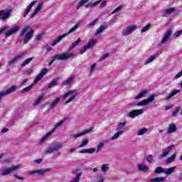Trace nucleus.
I'll list each match as a JSON object with an SVG mask.
<instances>
[{"instance_id": "39448f33", "label": "nucleus", "mask_w": 182, "mask_h": 182, "mask_svg": "<svg viewBox=\"0 0 182 182\" xmlns=\"http://www.w3.org/2000/svg\"><path fill=\"white\" fill-rule=\"evenodd\" d=\"M77 90H71L63 95V99H68V97H69L70 95H73L67 101L65 102V105L71 103V102H73L76 99V97L79 96V93H77Z\"/></svg>"}, {"instance_id": "ddd939ff", "label": "nucleus", "mask_w": 182, "mask_h": 182, "mask_svg": "<svg viewBox=\"0 0 182 182\" xmlns=\"http://www.w3.org/2000/svg\"><path fill=\"white\" fill-rule=\"evenodd\" d=\"M18 90V86L13 85L9 87L7 90H6L4 92H0L1 95L4 96H8V95H11V93H14V92H16Z\"/></svg>"}, {"instance_id": "f03ea898", "label": "nucleus", "mask_w": 182, "mask_h": 182, "mask_svg": "<svg viewBox=\"0 0 182 182\" xmlns=\"http://www.w3.org/2000/svg\"><path fill=\"white\" fill-rule=\"evenodd\" d=\"M75 56L76 54L75 53L64 52L61 54H56L49 63V65H52L55 60H68V59H74Z\"/></svg>"}, {"instance_id": "f3484780", "label": "nucleus", "mask_w": 182, "mask_h": 182, "mask_svg": "<svg viewBox=\"0 0 182 182\" xmlns=\"http://www.w3.org/2000/svg\"><path fill=\"white\" fill-rule=\"evenodd\" d=\"M174 147V145H170L166 149L164 150V152L162 154L160 155V159H164V157H167L168 156V153L171 151L173 148Z\"/></svg>"}, {"instance_id": "aec40b11", "label": "nucleus", "mask_w": 182, "mask_h": 182, "mask_svg": "<svg viewBox=\"0 0 182 182\" xmlns=\"http://www.w3.org/2000/svg\"><path fill=\"white\" fill-rule=\"evenodd\" d=\"M92 130H93V129L90 128L85 132L73 135V139H77L79 137H81V136H85V134H89V133H90L92 132Z\"/></svg>"}, {"instance_id": "bb28decb", "label": "nucleus", "mask_w": 182, "mask_h": 182, "mask_svg": "<svg viewBox=\"0 0 182 182\" xmlns=\"http://www.w3.org/2000/svg\"><path fill=\"white\" fill-rule=\"evenodd\" d=\"M176 130H177V127H176V124L174 123H171L168 128L167 130V133L168 134H171V133H174V132H176Z\"/></svg>"}, {"instance_id": "338daca9", "label": "nucleus", "mask_w": 182, "mask_h": 182, "mask_svg": "<svg viewBox=\"0 0 182 182\" xmlns=\"http://www.w3.org/2000/svg\"><path fill=\"white\" fill-rule=\"evenodd\" d=\"M182 31H178L175 32V36L176 38H178V36H181Z\"/></svg>"}, {"instance_id": "7ed1b4c3", "label": "nucleus", "mask_w": 182, "mask_h": 182, "mask_svg": "<svg viewBox=\"0 0 182 182\" xmlns=\"http://www.w3.org/2000/svg\"><path fill=\"white\" fill-rule=\"evenodd\" d=\"M80 25H82V21H78L74 27H73L70 31H68L67 33L61 35V36H58V38L57 39L54 40L53 41V43H51V46H55V45H58V43H59V42H60V41H62V39H63V38H66V36L70 35V33L75 32V31H76V29H77V28H80Z\"/></svg>"}, {"instance_id": "c9c22d12", "label": "nucleus", "mask_w": 182, "mask_h": 182, "mask_svg": "<svg viewBox=\"0 0 182 182\" xmlns=\"http://www.w3.org/2000/svg\"><path fill=\"white\" fill-rule=\"evenodd\" d=\"M109 168H110V166H109V164H105L101 166V171H102V173H107Z\"/></svg>"}, {"instance_id": "f8f14e48", "label": "nucleus", "mask_w": 182, "mask_h": 182, "mask_svg": "<svg viewBox=\"0 0 182 182\" xmlns=\"http://www.w3.org/2000/svg\"><path fill=\"white\" fill-rule=\"evenodd\" d=\"M144 111L143 109H134L129 112L127 116V117H130V119H135L137 116H140V114H143Z\"/></svg>"}, {"instance_id": "c03bdc74", "label": "nucleus", "mask_w": 182, "mask_h": 182, "mask_svg": "<svg viewBox=\"0 0 182 182\" xmlns=\"http://www.w3.org/2000/svg\"><path fill=\"white\" fill-rule=\"evenodd\" d=\"M33 60V58H27L24 62H23V63L21 64V68H25L26 65H29V63H31V62H32Z\"/></svg>"}, {"instance_id": "b1692460", "label": "nucleus", "mask_w": 182, "mask_h": 182, "mask_svg": "<svg viewBox=\"0 0 182 182\" xmlns=\"http://www.w3.org/2000/svg\"><path fill=\"white\" fill-rule=\"evenodd\" d=\"M22 58H23L22 55H18L14 57L11 60L8 62L9 66H11V65H15V63H16V62H18L19 59H22Z\"/></svg>"}, {"instance_id": "3c124183", "label": "nucleus", "mask_w": 182, "mask_h": 182, "mask_svg": "<svg viewBox=\"0 0 182 182\" xmlns=\"http://www.w3.org/2000/svg\"><path fill=\"white\" fill-rule=\"evenodd\" d=\"M103 147H105V143L103 142L100 143L97 147V151H100V150H102Z\"/></svg>"}, {"instance_id": "a211bd4d", "label": "nucleus", "mask_w": 182, "mask_h": 182, "mask_svg": "<svg viewBox=\"0 0 182 182\" xmlns=\"http://www.w3.org/2000/svg\"><path fill=\"white\" fill-rule=\"evenodd\" d=\"M43 7V3H41L39 4L37 7L36 8V9L34 10V11L33 12V14H31V15L30 16V18H35V16H36V15H38V12H39L42 8Z\"/></svg>"}, {"instance_id": "5701e85b", "label": "nucleus", "mask_w": 182, "mask_h": 182, "mask_svg": "<svg viewBox=\"0 0 182 182\" xmlns=\"http://www.w3.org/2000/svg\"><path fill=\"white\" fill-rule=\"evenodd\" d=\"M127 122H120L117 124L116 128L117 132H122V134L124 133V126H126Z\"/></svg>"}, {"instance_id": "6e6d98bb", "label": "nucleus", "mask_w": 182, "mask_h": 182, "mask_svg": "<svg viewBox=\"0 0 182 182\" xmlns=\"http://www.w3.org/2000/svg\"><path fill=\"white\" fill-rule=\"evenodd\" d=\"M97 19H95V21H92L91 23H90L89 24H88V28H93V26H95V24L97 23Z\"/></svg>"}, {"instance_id": "0eeeda50", "label": "nucleus", "mask_w": 182, "mask_h": 182, "mask_svg": "<svg viewBox=\"0 0 182 182\" xmlns=\"http://www.w3.org/2000/svg\"><path fill=\"white\" fill-rule=\"evenodd\" d=\"M19 167H21V166L16 165V166H12L11 167L6 168L3 170L1 175V176H9V174H11V173H14V171L19 170Z\"/></svg>"}, {"instance_id": "6e6552de", "label": "nucleus", "mask_w": 182, "mask_h": 182, "mask_svg": "<svg viewBox=\"0 0 182 182\" xmlns=\"http://www.w3.org/2000/svg\"><path fill=\"white\" fill-rule=\"evenodd\" d=\"M156 96H157V95H156V94H153V95H150L147 99L138 102L136 104V106H138V107L147 106V105H149V103H150L151 102H154V99H155Z\"/></svg>"}, {"instance_id": "473e14b6", "label": "nucleus", "mask_w": 182, "mask_h": 182, "mask_svg": "<svg viewBox=\"0 0 182 182\" xmlns=\"http://www.w3.org/2000/svg\"><path fill=\"white\" fill-rule=\"evenodd\" d=\"M146 95H147V90H143L138 95L134 97V100H139V99H141V97H144Z\"/></svg>"}, {"instance_id": "774afa93", "label": "nucleus", "mask_w": 182, "mask_h": 182, "mask_svg": "<svg viewBox=\"0 0 182 182\" xmlns=\"http://www.w3.org/2000/svg\"><path fill=\"white\" fill-rule=\"evenodd\" d=\"M105 181V178L103 176H100L97 182H104Z\"/></svg>"}, {"instance_id": "864d4df0", "label": "nucleus", "mask_w": 182, "mask_h": 182, "mask_svg": "<svg viewBox=\"0 0 182 182\" xmlns=\"http://www.w3.org/2000/svg\"><path fill=\"white\" fill-rule=\"evenodd\" d=\"M123 8V6L120 5L116 9H114L112 14H117V12H120L122 11V9Z\"/></svg>"}, {"instance_id": "2eb2a0df", "label": "nucleus", "mask_w": 182, "mask_h": 182, "mask_svg": "<svg viewBox=\"0 0 182 182\" xmlns=\"http://www.w3.org/2000/svg\"><path fill=\"white\" fill-rule=\"evenodd\" d=\"M19 26H16L13 28H11L9 31H7L5 34L6 38H9L11 35H14L19 31Z\"/></svg>"}, {"instance_id": "4d7b16f0", "label": "nucleus", "mask_w": 182, "mask_h": 182, "mask_svg": "<svg viewBox=\"0 0 182 182\" xmlns=\"http://www.w3.org/2000/svg\"><path fill=\"white\" fill-rule=\"evenodd\" d=\"M33 73V70L31 68H28L25 72L24 75H32Z\"/></svg>"}, {"instance_id": "4c0bfd02", "label": "nucleus", "mask_w": 182, "mask_h": 182, "mask_svg": "<svg viewBox=\"0 0 182 182\" xmlns=\"http://www.w3.org/2000/svg\"><path fill=\"white\" fill-rule=\"evenodd\" d=\"M122 134H123V132H119V131H117V132L111 137V140H117V139H119V137H120V136H122Z\"/></svg>"}, {"instance_id": "dca6fc26", "label": "nucleus", "mask_w": 182, "mask_h": 182, "mask_svg": "<svg viewBox=\"0 0 182 182\" xmlns=\"http://www.w3.org/2000/svg\"><path fill=\"white\" fill-rule=\"evenodd\" d=\"M46 73H48V70L46 68H43L35 78L34 83H38V82H39V80H41Z\"/></svg>"}, {"instance_id": "cd10ccee", "label": "nucleus", "mask_w": 182, "mask_h": 182, "mask_svg": "<svg viewBox=\"0 0 182 182\" xmlns=\"http://www.w3.org/2000/svg\"><path fill=\"white\" fill-rule=\"evenodd\" d=\"M181 92L179 90H173L168 96L166 97V100H170L173 96H176V95L180 93Z\"/></svg>"}, {"instance_id": "603ef678", "label": "nucleus", "mask_w": 182, "mask_h": 182, "mask_svg": "<svg viewBox=\"0 0 182 182\" xmlns=\"http://www.w3.org/2000/svg\"><path fill=\"white\" fill-rule=\"evenodd\" d=\"M87 46H84L82 48H81V49L80 50V55H83V53H85V52H86V50H87Z\"/></svg>"}, {"instance_id": "37998d69", "label": "nucleus", "mask_w": 182, "mask_h": 182, "mask_svg": "<svg viewBox=\"0 0 182 182\" xmlns=\"http://www.w3.org/2000/svg\"><path fill=\"white\" fill-rule=\"evenodd\" d=\"M166 178L164 177H159V178H154L150 180L151 182H164Z\"/></svg>"}, {"instance_id": "4be33fe9", "label": "nucleus", "mask_w": 182, "mask_h": 182, "mask_svg": "<svg viewBox=\"0 0 182 182\" xmlns=\"http://www.w3.org/2000/svg\"><path fill=\"white\" fill-rule=\"evenodd\" d=\"M136 167L139 171H144V173L149 171V168L144 164H139Z\"/></svg>"}, {"instance_id": "393cba45", "label": "nucleus", "mask_w": 182, "mask_h": 182, "mask_svg": "<svg viewBox=\"0 0 182 182\" xmlns=\"http://www.w3.org/2000/svg\"><path fill=\"white\" fill-rule=\"evenodd\" d=\"M43 97H45V94H42L41 95L38 96V97L33 103V106L35 107L36 106L41 105L42 103V100H43Z\"/></svg>"}, {"instance_id": "79ce46f5", "label": "nucleus", "mask_w": 182, "mask_h": 182, "mask_svg": "<svg viewBox=\"0 0 182 182\" xmlns=\"http://www.w3.org/2000/svg\"><path fill=\"white\" fill-rule=\"evenodd\" d=\"M164 171H165V169L163 167L159 166L156 168L154 173L155 174H160L161 173H164Z\"/></svg>"}, {"instance_id": "5fc2aeb1", "label": "nucleus", "mask_w": 182, "mask_h": 182, "mask_svg": "<svg viewBox=\"0 0 182 182\" xmlns=\"http://www.w3.org/2000/svg\"><path fill=\"white\" fill-rule=\"evenodd\" d=\"M150 29V24H147L146 26H144L141 30V33H143L144 32H147V30Z\"/></svg>"}, {"instance_id": "c756f323", "label": "nucleus", "mask_w": 182, "mask_h": 182, "mask_svg": "<svg viewBox=\"0 0 182 182\" xmlns=\"http://www.w3.org/2000/svg\"><path fill=\"white\" fill-rule=\"evenodd\" d=\"M96 43H97V41L92 39L88 42L87 45H85V46H87L88 49H92V48H93L96 45Z\"/></svg>"}, {"instance_id": "6ab92c4d", "label": "nucleus", "mask_w": 182, "mask_h": 182, "mask_svg": "<svg viewBox=\"0 0 182 182\" xmlns=\"http://www.w3.org/2000/svg\"><path fill=\"white\" fill-rule=\"evenodd\" d=\"M36 4V1H33V2H31L29 5L28 7L26 9V11L22 14L23 18H26V16L28 15V14H29V12H31V9H32V7L33 6V5Z\"/></svg>"}, {"instance_id": "e433bc0d", "label": "nucleus", "mask_w": 182, "mask_h": 182, "mask_svg": "<svg viewBox=\"0 0 182 182\" xmlns=\"http://www.w3.org/2000/svg\"><path fill=\"white\" fill-rule=\"evenodd\" d=\"M60 102V98H56L53 102H52L50 105V109H53V107H55L58 106V103Z\"/></svg>"}, {"instance_id": "7c9ffc66", "label": "nucleus", "mask_w": 182, "mask_h": 182, "mask_svg": "<svg viewBox=\"0 0 182 182\" xmlns=\"http://www.w3.org/2000/svg\"><path fill=\"white\" fill-rule=\"evenodd\" d=\"M105 29H107V26L101 25L100 28L97 30V32L95 33V36H97L100 35Z\"/></svg>"}, {"instance_id": "a18cd8bd", "label": "nucleus", "mask_w": 182, "mask_h": 182, "mask_svg": "<svg viewBox=\"0 0 182 182\" xmlns=\"http://www.w3.org/2000/svg\"><path fill=\"white\" fill-rule=\"evenodd\" d=\"M45 36V31H42L41 33H38V36H36V41H41L42 38Z\"/></svg>"}, {"instance_id": "bf43d9fd", "label": "nucleus", "mask_w": 182, "mask_h": 182, "mask_svg": "<svg viewBox=\"0 0 182 182\" xmlns=\"http://www.w3.org/2000/svg\"><path fill=\"white\" fill-rule=\"evenodd\" d=\"M180 112V107H177L175 109V112H173L172 114H171V116H173V117H176V116H177V113Z\"/></svg>"}, {"instance_id": "412c9836", "label": "nucleus", "mask_w": 182, "mask_h": 182, "mask_svg": "<svg viewBox=\"0 0 182 182\" xmlns=\"http://www.w3.org/2000/svg\"><path fill=\"white\" fill-rule=\"evenodd\" d=\"M60 77H56L54 80H53L48 85V89H52V87H55V86H58V83H59Z\"/></svg>"}, {"instance_id": "ea45409f", "label": "nucleus", "mask_w": 182, "mask_h": 182, "mask_svg": "<svg viewBox=\"0 0 182 182\" xmlns=\"http://www.w3.org/2000/svg\"><path fill=\"white\" fill-rule=\"evenodd\" d=\"M148 130L149 129L147 128H143V129H139L136 132L137 136H143L144 134H146V133H147Z\"/></svg>"}, {"instance_id": "0e129e2a", "label": "nucleus", "mask_w": 182, "mask_h": 182, "mask_svg": "<svg viewBox=\"0 0 182 182\" xmlns=\"http://www.w3.org/2000/svg\"><path fill=\"white\" fill-rule=\"evenodd\" d=\"M182 77V70L175 75L174 79H178V77Z\"/></svg>"}, {"instance_id": "de8ad7c7", "label": "nucleus", "mask_w": 182, "mask_h": 182, "mask_svg": "<svg viewBox=\"0 0 182 182\" xmlns=\"http://www.w3.org/2000/svg\"><path fill=\"white\" fill-rule=\"evenodd\" d=\"M174 11H176V8H174V7H171V8H169V9L165 10V14H166V15H170V14H173V12H174Z\"/></svg>"}, {"instance_id": "f704fd0d", "label": "nucleus", "mask_w": 182, "mask_h": 182, "mask_svg": "<svg viewBox=\"0 0 182 182\" xmlns=\"http://www.w3.org/2000/svg\"><path fill=\"white\" fill-rule=\"evenodd\" d=\"M33 88V85H31L26 87H24L23 90L20 91V92L22 93V95H24V93H27V92H31V90H32Z\"/></svg>"}, {"instance_id": "1a4fd4ad", "label": "nucleus", "mask_w": 182, "mask_h": 182, "mask_svg": "<svg viewBox=\"0 0 182 182\" xmlns=\"http://www.w3.org/2000/svg\"><path fill=\"white\" fill-rule=\"evenodd\" d=\"M137 29V26L136 25H132L128 27H127L122 33V36H129V35H132L134 31Z\"/></svg>"}, {"instance_id": "052dcab7", "label": "nucleus", "mask_w": 182, "mask_h": 182, "mask_svg": "<svg viewBox=\"0 0 182 182\" xmlns=\"http://www.w3.org/2000/svg\"><path fill=\"white\" fill-rule=\"evenodd\" d=\"M146 161H148V163H153V155H149L146 157Z\"/></svg>"}, {"instance_id": "a19ab883", "label": "nucleus", "mask_w": 182, "mask_h": 182, "mask_svg": "<svg viewBox=\"0 0 182 182\" xmlns=\"http://www.w3.org/2000/svg\"><path fill=\"white\" fill-rule=\"evenodd\" d=\"M157 56L156 55H151L144 62V65H149V63H151L153 60H155L156 59Z\"/></svg>"}, {"instance_id": "c85d7f7f", "label": "nucleus", "mask_w": 182, "mask_h": 182, "mask_svg": "<svg viewBox=\"0 0 182 182\" xmlns=\"http://www.w3.org/2000/svg\"><path fill=\"white\" fill-rule=\"evenodd\" d=\"M176 168V166H173L168 168H165L164 174H166V176H170L171 174H173Z\"/></svg>"}, {"instance_id": "13d9d810", "label": "nucleus", "mask_w": 182, "mask_h": 182, "mask_svg": "<svg viewBox=\"0 0 182 182\" xmlns=\"http://www.w3.org/2000/svg\"><path fill=\"white\" fill-rule=\"evenodd\" d=\"M79 43H80V38H78L77 41L72 43L73 48H76Z\"/></svg>"}, {"instance_id": "9b49d317", "label": "nucleus", "mask_w": 182, "mask_h": 182, "mask_svg": "<svg viewBox=\"0 0 182 182\" xmlns=\"http://www.w3.org/2000/svg\"><path fill=\"white\" fill-rule=\"evenodd\" d=\"M49 171H52V168H47L46 169L41 168L38 170H33L29 172V174H38V176H43V174H46V173H49Z\"/></svg>"}, {"instance_id": "09e8293b", "label": "nucleus", "mask_w": 182, "mask_h": 182, "mask_svg": "<svg viewBox=\"0 0 182 182\" xmlns=\"http://www.w3.org/2000/svg\"><path fill=\"white\" fill-rule=\"evenodd\" d=\"M89 0H81L77 6V9H79V8H82L85 4H86Z\"/></svg>"}, {"instance_id": "e2e57ef3", "label": "nucleus", "mask_w": 182, "mask_h": 182, "mask_svg": "<svg viewBox=\"0 0 182 182\" xmlns=\"http://www.w3.org/2000/svg\"><path fill=\"white\" fill-rule=\"evenodd\" d=\"M15 178H17L18 180H25V178L18 176V174L15 173L13 175Z\"/></svg>"}, {"instance_id": "49530a36", "label": "nucleus", "mask_w": 182, "mask_h": 182, "mask_svg": "<svg viewBox=\"0 0 182 182\" xmlns=\"http://www.w3.org/2000/svg\"><path fill=\"white\" fill-rule=\"evenodd\" d=\"M103 0H97L94 4L90 3L86 6L87 8H93V6H96V5H99L100 2H102Z\"/></svg>"}, {"instance_id": "58836bf2", "label": "nucleus", "mask_w": 182, "mask_h": 182, "mask_svg": "<svg viewBox=\"0 0 182 182\" xmlns=\"http://www.w3.org/2000/svg\"><path fill=\"white\" fill-rule=\"evenodd\" d=\"M80 177H82V172L77 173L75 177L70 182H80Z\"/></svg>"}, {"instance_id": "69168bd1", "label": "nucleus", "mask_w": 182, "mask_h": 182, "mask_svg": "<svg viewBox=\"0 0 182 182\" xmlns=\"http://www.w3.org/2000/svg\"><path fill=\"white\" fill-rule=\"evenodd\" d=\"M107 4V1H103L100 4V8H105Z\"/></svg>"}, {"instance_id": "2f4dec72", "label": "nucleus", "mask_w": 182, "mask_h": 182, "mask_svg": "<svg viewBox=\"0 0 182 182\" xmlns=\"http://www.w3.org/2000/svg\"><path fill=\"white\" fill-rule=\"evenodd\" d=\"M73 80H75V75H72L70 78L64 81L63 82V85L68 86V85H70V83H73Z\"/></svg>"}, {"instance_id": "f257e3e1", "label": "nucleus", "mask_w": 182, "mask_h": 182, "mask_svg": "<svg viewBox=\"0 0 182 182\" xmlns=\"http://www.w3.org/2000/svg\"><path fill=\"white\" fill-rule=\"evenodd\" d=\"M33 35H35V30L31 26H24L20 33V36H23V45H26L33 38Z\"/></svg>"}, {"instance_id": "72a5a7b5", "label": "nucleus", "mask_w": 182, "mask_h": 182, "mask_svg": "<svg viewBox=\"0 0 182 182\" xmlns=\"http://www.w3.org/2000/svg\"><path fill=\"white\" fill-rule=\"evenodd\" d=\"M176 157H177V153H174L171 156L168 157L166 159V164H170V163H173L176 160Z\"/></svg>"}, {"instance_id": "680f3d73", "label": "nucleus", "mask_w": 182, "mask_h": 182, "mask_svg": "<svg viewBox=\"0 0 182 182\" xmlns=\"http://www.w3.org/2000/svg\"><path fill=\"white\" fill-rule=\"evenodd\" d=\"M109 56H110V55L109 53H106L100 58V60H105V59L109 58Z\"/></svg>"}, {"instance_id": "423d86ee", "label": "nucleus", "mask_w": 182, "mask_h": 182, "mask_svg": "<svg viewBox=\"0 0 182 182\" xmlns=\"http://www.w3.org/2000/svg\"><path fill=\"white\" fill-rule=\"evenodd\" d=\"M63 147V144L57 142L53 145V146L48 147L46 149V153H53V151H58Z\"/></svg>"}, {"instance_id": "20e7f679", "label": "nucleus", "mask_w": 182, "mask_h": 182, "mask_svg": "<svg viewBox=\"0 0 182 182\" xmlns=\"http://www.w3.org/2000/svg\"><path fill=\"white\" fill-rule=\"evenodd\" d=\"M66 120H68V118H64L63 120L57 123L55 127L51 131L48 132L44 136L41 138V140L40 141L41 144H42V143H45V141L48 140V139L52 135V134L56 131V129H59V127H62V126H63V124L66 122Z\"/></svg>"}, {"instance_id": "8fccbe9b", "label": "nucleus", "mask_w": 182, "mask_h": 182, "mask_svg": "<svg viewBox=\"0 0 182 182\" xmlns=\"http://www.w3.org/2000/svg\"><path fill=\"white\" fill-rule=\"evenodd\" d=\"M87 143H89V140H87V139H84L79 147H85V146H87Z\"/></svg>"}, {"instance_id": "4468645a", "label": "nucleus", "mask_w": 182, "mask_h": 182, "mask_svg": "<svg viewBox=\"0 0 182 182\" xmlns=\"http://www.w3.org/2000/svg\"><path fill=\"white\" fill-rule=\"evenodd\" d=\"M171 33H173V31L171 30H168L167 31H166V33L164 35V37L161 40V43L162 45H164L165 43H167L168 42V40L171 36Z\"/></svg>"}, {"instance_id": "9d476101", "label": "nucleus", "mask_w": 182, "mask_h": 182, "mask_svg": "<svg viewBox=\"0 0 182 182\" xmlns=\"http://www.w3.org/2000/svg\"><path fill=\"white\" fill-rule=\"evenodd\" d=\"M12 14V10H1L0 11V19L1 21H6V19H9V16H11V14Z\"/></svg>"}, {"instance_id": "a878e982", "label": "nucleus", "mask_w": 182, "mask_h": 182, "mask_svg": "<svg viewBox=\"0 0 182 182\" xmlns=\"http://www.w3.org/2000/svg\"><path fill=\"white\" fill-rule=\"evenodd\" d=\"M96 151V148H91L87 149H82L79 151V153L82 154H86V153H88L89 154H93Z\"/></svg>"}]
</instances>
